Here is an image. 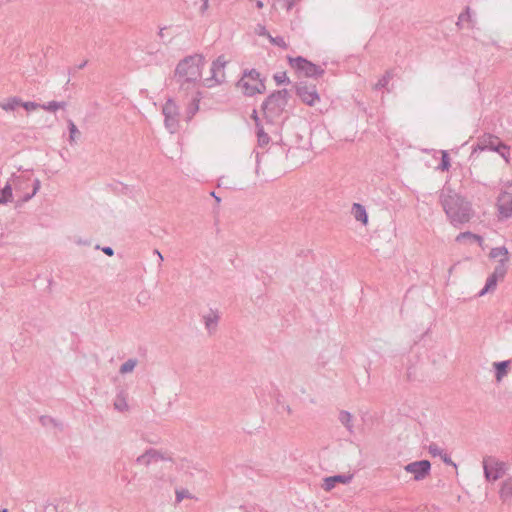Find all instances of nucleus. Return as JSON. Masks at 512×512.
I'll use <instances>...</instances> for the list:
<instances>
[{"label": "nucleus", "mask_w": 512, "mask_h": 512, "mask_svg": "<svg viewBox=\"0 0 512 512\" xmlns=\"http://www.w3.org/2000/svg\"><path fill=\"white\" fill-rule=\"evenodd\" d=\"M442 208L454 227L470 221L473 215L471 204L451 188L444 187L439 192Z\"/></svg>", "instance_id": "1"}, {"label": "nucleus", "mask_w": 512, "mask_h": 512, "mask_svg": "<svg viewBox=\"0 0 512 512\" xmlns=\"http://www.w3.org/2000/svg\"><path fill=\"white\" fill-rule=\"evenodd\" d=\"M204 65V57L199 54L185 57L175 70V76L181 84L196 82L201 78V69Z\"/></svg>", "instance_id": "2"}, {"label": "nucleus", "mask_w": 512, "mask_h": 512, "mask_svg": "<svg viewBox=\"0 0 512 512\" xmlns=\"http://www.w3.org/2000/svg\"><path fill=\"white\" fill-rule=\"evenodd\" d=\"M12 189L19 196L21 202H27L32 199L40 189V180L33 179L32 174L28 171L21 174H12L9 178Z\"/></svg>", "instance_id": "3"}, {"label": "nucleus", "mask_w": 512, "mask_h": 512, "mask_svg": "<svg viewBox=\"0 0 512 512\" xmlns=\"http://www.w3.org/2000/svg\"><path fill=\"white\" fill-rule=\"evenodd\" d=\"M237 88L247 97L266 91L265 78L256 69H245L236 83Z\"/></svg>", "instance_id": "4"}, {"label": "nucleus", "mask_w": 512, "mask_h": 512, "mask_svg": "<svg viewBox=\"0 0 512 512\" xmlns=\"http://www.w3.org/2000/svg\"><path fill=\"white\" fill-rule=\"evenodd\" d=\"M288 90L282 89L271 93L262 103V110L265 118L273 122L280 117L288 104Z\"/></svg>", "instance_id": "5"}, {"label": "nucleus", "mask_w": 512, "mask_h": 512, "mask_svg": "<svg viewBox=\"0 0 512 512\" xmlns=\"http://www.w3.org/2000/svg\"><path fill=\"white\" fill-rule=\"evenodd\" d=\"M484 476L488 482H494L507 472V464L493 456H486L482 461Z\"/></svg>", "instance_id": "6"}, {"label": "nucleus", "mask_w": 512, "mask_h": 512, "mask_svg": "<svg viewBox=\"0 0 512 512\" xmlns=\"http://www.w3.org/2000/svg\"><path fill=\"white\" fill-rule=\"evenodd\" d=\"M288 62L292 68L297 72L303 74L305 77H319L324 74V69L320 66L308 61L307 59L298 57H288Z\"/></svg>", "instance_id": "7"}, {"label": "nucleus", "mask_w": 512, "mask_h": 512, "mask_svg": "<svg viewBox=\"0 0 512 512\" xmlns=\"http://www.w3.org/2000/svg\"><path fill=\"white\" fill-rule=\"evenodd\" d=\"M296 95L308 106H315L320 102V95L314 84L301 81L295 85Z\"/></svg>", "instance_id": "8"}, {"label": "nucleus", "mask_w": 512, "mask_h": 512, "mask_svg": "<svg viewBox=\"0 0 512 512\" xmlns=\"http://www.w3.org/2000/svg\"><path fill=\"white\" fill-rule=\"evenodd\" d=\"M227 64V61L225 60L224 56L217 57L216 60L212 62L211 65V76L204 79V86L208 88H212L216 85L221 84L225 80V66Z\"/></svg>", "instance_id": "9"}, {"label": "nucleus", "mask_w": 512, "mask_h": 512, "mask_svg": "<svg viewBox=\"0 0 512 512\" xmlns=\"http://www.w3.org/2000/svg\"><path fill=\"white\" fill-rule=\"evenodd\" d=\"M162 113L165 117V127L170 133H175L179 128V109L172 99H168L163 106Z\"/></svg>", "instance_id": "10"}, {"label": "nucleus", "mask_w": 512, "mask_h": 512, "mask_svg": "<svg viewBox=\"0 0 512 512\" xmlns=\"http://www.w3.org/2000/svg\"><path fill=\"white\" fill-rule=\"evenodd\" d=\"M503 142L495 135L490 133H485L478 137L476 145L472 149L471 156L476 154L478 151H497L500 145H502Z\"/></svg>", "instance_id": "11"}, {"label": "nucleus", "mask_w": 512, "mask_h": 512, "mask_svg": "<svg viewBox=\"0 0 512 512\" xmlns=\"http://www.w3.org/2000/svg\"><path fill=\"white\" fill-rule=\"evenodd\" d=\"M407 473L413 474L414 480L421 481L425 479L431 470V464L428 460L414 461L404 467Z\"/></svg>", "instance_id": "12"}, {"label": "nucleus", "mask_w": 512, "mask_h": 512, "mask_svg": "<svg viewBox=\"0 0 512 512\" xmlns=\"http://www.w3.org/2000/svg\"><path fill=\"white\" fill-rule=\"evenodd\" d=\"M497 207L499 214L503 218H509L512 216V194L503 192L499 195L497 200Z\"/></svg>", "instance_id": "13"}, {"label": "nucleus", "mask_w": 512, "mask_h": 512, "mask_svg": "<svg viewBox=\"0 0 512 512\" xmlns=\"http://www.w3.org/2000/svg\"><path fill=\"white\" fill-rule=\"evenodd\" d=\"M163 459L164 457L159 451L155 449H148L145 453L137 457L136 463L138 465L148 466L153 462H157Z\"/></svg>", "instance_id": "14"}, {"label": "nucleus", "mask_w": 512, "mask_h": 512, "mask_svg": "<svg viewBox=\"0 0 512 512\" xmlns=\"http://www.w3.org/2000/svg\"><path fill=\"white\" fill-rule=\"evenodd\" d=\"M338 420L346 428L349 435L352 436L355 434L354 417L350 412L341 410L338 415Z\"/></svg>", "instance_id": "15"}, {"label": "nucleus", "mask_w": 512, "mask_h": 512, "mask_svg": "<svg viewBox=\"0 0 512 512\" xmlns=\"http://www.w3.org/2000/svg\"><path fill=\"white\" fill-rule=\"evenodd\" d=\"M499 497L504 503L512 504V478H507L502 482Z\"/></svg>", "instance_id": "16"}, {"label": "nucleus", "mask_w": 512, "mask_h": 512, "mask_svg": "<svg viewBox=\"0 0 512 512\" xmlns=\"http://www.w3.org/2000/svg\"><path fill=\"white\" fill-rule=\"evenodd\" d=\"M219 314L217 311L210 310L209 313L203 316L204 324L209 333H213L218 325Z\"/></svg>", "instance_id": "17"}, {"label": "nucleus", "mask_w": 512, "mask_h": 512, "mask_svg": "<svg viewBox=\"0 0 512 512\" xmlns=\"http://www.w3.org/2000/svg\"><path fill=\"white\" fill-rule=\"evenodd\" d=\"M352 479V476L351 475H335V476H332V477H327L325 478L324 480V489L326 491H329L331 490L332 488H334L335 486V483H338V482H341V483H349L350 480Z\"/></svg>", "instance_id": "18"}, {"label": "nucleus", "mask_w": 512, "mask_h": 512, "mask_svg": "<svg viewBox=\"0 0 512 512\" xmlns=\"http://www.w3.org/2000/svg\"><path fill=\"white\" fill-rule=\"evenodd\" d=\"M352 214L357 221L361 222L364 225L367 224L368 215L363 205L359 203H354L352 206Z\"/></svg>", "instance_id": "19"}, {"label": "nucleus", "mask_w": 512, "mask_h": 512, "mask_svg": "<svg viewBox=\"0 0 512 512\" xmlns=\"http://www.w3.org/2000/svg\"><path fill=\"white\" fill-rule=\"evenodd\" d=\"M12 184L7 181L6 185L0 190V204H7L13 199Z\"/></svg>", "instance_id": "20"}, {"label": "nucleus", "mask_w": 512, "mask_h": 512, "mask_svg": "<svg viewBox=\"0 0 512 512\" xmlns=\"http://www.w3.org/2000/svg\"><path fill=\"white\" fill-rule=\"evenodd\" d=\"M498 280L499 279L496 278L495 276L490 275L486 280V284H485L484 288L478 293V296L481 297V296L485 295L486 293L493 291L497 286Z\"/></svg>", "instance_id": "21"}, {"label": "nucleus", "mask_w": 512, "mask_h": 512, "mask_svg": "<svg viewBox=\"0 0 512 512\" xmlns=\"http://www.w3.org/2000/svg\"><path fill=\"white\" fill-rule=\"evenodd\" d=\"M509 361H501L494 363L496 369V380L500 381L507 374Z\"/></svg>", "instance_id": "22"}, {"label": "nucleus", "mask_w": 512, "mask_h": 512, "mask_svg": "<svg viewBox=\"0 0 512 512\" xmlns=\"http://www.w3.org/2000/svg\"><path fill=\"white\" fill-rule=\"evenodd\" d=\"M66 107V102H58V101H50L45 104L41 105V108L43 110L49 111V112H55L58 109H64Z\"/></svg>", "instance_id": "23"}, {"label": "nucleus", "mask_w": 512, "mask_h": 512, "mask_svg": "<svg viewBox=\"0 0 512 512\" xmlns=\"http://www.w3.org/2000/svg\"><path fill=\"white\" fill-rule=\"evenodd\" d=\"M393 78L392 71H387L375 84L374 89L380 90L383 88H386L390 82V80Z\"/></svg>", "instance_id": "24"}, {"label": "nucleus", "mask_w": 512, "mask_h": 512, "mask_svg": "<svg viewBox=\"0 0 512 512\" xmlns=\"http://www.w3.org/2000/svg\"><path fill=\"white\" fill-rule=\"evenodd\" d=\"M21 105V101L17 97H12L7 102L0 103V107L5 111H13L16 107Z\"/></svg>", "instance_id": "25"}, {"label": "nucleus", "mask_w": 512, "mask_h": 512, "mask_svg": "<svg viewBox=\"0 0 512 512\" xmlns=\"http://www.w3.org/2000/svg\"><path fill=\"white\" fill-rule=\"evenodd\" d=\"M257 139L259 146L263 147L267 145L270 141V137L267 133H265L263 127L260 125V123H257Z\"/></svg>", "instance_id": "26"}, {"label": "nucleus", "mask_w": 512, "mask_h": 512, "mask_svg": "<svg viewBox=\"0 0 512 512\" xmlns=\"http://www.w3.org/2000/svg\"><path fill=\"white\" fill-rule=\"evenodd\" d=\"M137 359L131 358L124 362L119 369L120 374L131 373L137 366Z\"/></svg>", "instance_id": "27"}, {"label": "nucleus", "mask_w": 512, "mask_h": 512, "mask_svg": "<svg viewBox=\"0 0 512 512\" xmlns=\"http://www.w3.org/2000/svg\"><path fill=\"white\" fill-rule=\"evenodd\" d=\"M465 239H471V240H474L476 241L477 243L481 244L482 241H483V238L477 234H473L472 232H469V231H466V232H462L460 233L457 237H456V241L457 242H462L463 240Z\"/></svg>", "instance_id": "28"}, {"label": "nucleus", "mask_w": 512, "mask_h": 512, "mask_svg": "<svg viewBox=\"0 0 512 512\" xmlns=\"http://www.w3.org/2000/svg\"><path fill=\"white\" fill-rule=\"evenodd\" d=\"M507 262V259H501L500 263L495 267L492 276H495L496 278L503 279L506 274V266L505 263Z\"/></svg>", "instance_id": "29"}, {"label": "nucleus", "mask_w": 512, "mask_h": 512, "mask_svg": "<svg viewBox=\"0 0 512 512\" xmlns=\"http://www.w3.org/2000/svg\"><path fill=\"white\" fill-rule=\"evenodd\" d=\"M490 257L491 258L504 257L503 259L508 260V250L504 246L492 248L490 251Z\"/></svg>", "instance_id": "30"}, {"label": "nucleus", "mask_w": 512, "mask_h": 512, "mask_svg": "<svg viewBox=\"0 0 512 512\" xmlns=\"http://www.w3.org/2000/svg\"><path fill=\"white\" fill-rule=\"evenodd\" d=\"M450 166H451V164H450L449 155H448L447 151L443 150L441 162L438 165L437 169L441 170V171H448Z\"/></svg>", "instance_id": "31"}, {"label": "nucleus", "mask_w": 512, "mask_h": 512, "mask_svg": "<svg viewBox=\"0 0 512 512\" xmlns=\"http://www.w3.org/2000/svg\"><path fill=\"white\" fill-rule=\"evenodd\" d=\"M185 498L194 499V496L187 489H176V491H175L176 503H180Z\"/></svg>", "instance_id": "32"}, {"label": "nucleus", "mask_w": 512, "mask_h": 512, "mask_svg": "<svg viewBox=\"0 0 512 512\" xmlns=\"http://www.w3.org/2000/svg\"><path fill=\"white\" fill-rule=\"evenodd\" d=\"M68 129H69V141L72 143L75 141L77 135H79L80 132L72 120H68Z\"/></svg>", "instance_id": "33"}, {"label": "nucleus", "mask_w": 512, "mask_h": 512, "mask_svg": "<svg viewBox=\"0 0 512 512\" xmlns=\"http://www.w3.org/2000/svg\"><path fill=\"white\" fill-rule=\"evenodd\" d=\"M496 152L506 161V163L509 162V158H510L509 146H507L505 143H503L502 145H500V147L498 148V150Z\"/></svg>", "instance_id": "34"}, {"label": "nucleus", "mask_w": 512, "mask_h": 512, "mask_svg": "<svg viewBox=\"0 0 512 512\" xmlns=\"http://www.w3.org/2000/svg\"><path fill=\"white\" fill-rule=\"evenodd\" d=\"M427 450L428 452L431 454V456L433 457H439L443 452L444 450L441 449L436 443L432 442L430 443L428 446H427Z\"/></svg>", "instance_id": "35"}, {"label": "nucleus", "mask_w": 512, "mask_h": 512, "mask_svg": "<svg viewBox=\"0 0 512 512\" xmlns=\"http://www.w3.org/2000/svg\"><path fill=\"white\" fill-rule=\"evenodd\" d=\"M274 80L276 82L277 85H281V84H288L290 83V80L289 78L287 77L286 73L285 72H278L274 75Z\"/></svg>", "instance_id": "36"}, {"label": "nucleus", "mask_w": 512, "mask_h": 512, "mask_svg": "<svg viewBox=\"0 0 512 512\" xmlns=\"http://www.w3.org/2000/svg\"><path fill=\"white\" fill-rule=\"evenodd\" d=\"M270 41L276 45V46H279L283 49H286L288 47L285 39L281 36H277V37H270Z\"/></svg>", "instance_id": "37"}, {"label": "nucleus", "mask_w": 512, "mask_h": 512, "mask_svg": "<svg viewBox=\"0 0 512 512\" xmlns=\"http://www.w3.org/2000/svg\"><path fill=\"white\" fill-rule=\"evenodd\" d=\"M39 420L43 426H49V425L57 426L58 425L56 420L50 416H41Z\"/></svg>", "instance_id": "38"}, {"label": "nucleus", "mask_w": 512, "mask_h": 512, "mask_svg": "<svg viewBox=\"0 0 512 512\" xmlns=\"http://www.w3.org/2000/svg\"><path fill=\"white\" fill-rule=\"evenodd\" d=\"M471 16V10L467 7L466 10L460 14L457 25H460V22L462 21H471Z\"/></svg>", "instance_id": "39"}, {"label": "nucleus", "mask_w": 512, "mask_h": 512, "mask_svg": "<svg viewBox=\"0 0 512 512\" xmlns=\"http://www.w3.org/2000/svg\"><path fill=\"white\" fill-rule=\"evenodd\" d=\"M282 8L290 11L295 5L297 0H277Z\"/></svg>", "instance_id": "40"}, {"label": "nucleus", "mask_w": 512, "mask_h": 512, "mask_svg": "<svg viewBox=\"0 0 512 512\" xmlns=\"http://www.w3.org/2000/svg\"><path fill=\"white\" fill-rule=\"evenodd\" d=\"M21 105L27 111H32V110H35L37 108H41L40 104H38L36 102H31V101L23 102V103H21Z\"/></svg>", "instance_id": "41"}, {"label": "nucleus", "mask_w": 512, "mask_h": 512, "mask_svg": "<svg viewBox=\"0 0 512 512\" xmlns=\"http://www.w3.org/2000/svg\"><path fill=\"white\" fill-rule=\"evenodd\" d=\"M114 406H115V409H117L119 411H125L128 408V405H127L125 399L117 400L114 403Z\"/></svg>", "instance_id": "42"}, {"label": "nucleus", "mask_w": 512, "mask_h": 512, "mask_svg": "<svg viewBox=\"0 0 512 512\" xmlns=\"http://www.w3.org/2000/svg\"><path fill=\"white\" fill-rule=\"evenodd\" d=\"M439 457L445 464L456 467V464L452 461L451 457L445 451Z\"/></svg>", "instance_id": "43"}, {"label": "nucleus", "mask_w": 512, "mask_h": 512, "mask_svg": "<svg viewBox=\"0 0 512 512\" xmlns=\"http://www.w3.org/2000/svg\"><path fill=\"white\" fill-rule=\"evenodd\" d=\"M208 7H209V0H202V4L200 7L201 14H204L207 11Z\"/></svg>", "instance_id": "44"}, {"label": "nucleus", "mask_w": 512, "mask_h": 512, "mask_svg": "<svg viewBox=\"0 0 512 512\" xmlns=\"http://www.w3.org/2000/svg\"><path fill=\"white\" fill-rule=\"evenodd\" d=\"M102 251L108 255V256H113L114 255V250L112 247H109V246H106V247H103L102 248Z\"/></svg>", "instance_id": "45"}, {"label": "nucleus", "mask_w": 512, "mask_h": 512, "mask_svg": "<svg viewBox=\"0 0 512 512\" xmlns=\"http://www.w3.org/2000/svg\"><path fill=\"white\" fill-rule=\"evenodd\" d=\"M153 254L156 255V257H158V259H159V266H161V263L164 260L163 255L161 254V252L158 249H155L153 251Z\"/></svg>", "instance_id": "46"}, {"label": "nucleus", "mask_w": 512, "mask_h": 512, "mask_svg": "<svg viewBox=\"0 0 512 512\" xmlns=\"http://www.w3.org/2000/svg\"><path fill=\"white\" fill-rule=\"evenodd\" d=\"M256 7H257L258 9L263 8V7H264V2H263V0H256Z\"/></svg>", "instance_id": "47"}, {"label": "nucleus", "mask_w": 512, "mask_h": 512, "mask_svg": "<svg viewBox=\"0 0 512 512\" xmlns=\"http://www.w3.org/2000/svg\"><path fill=\"white\" fill-rule=\"evenodd\" d=\"M198 110V106L195 105L194 107L191 108L190 110V115H189V119L195 114V112Z\"/></svg>", "instance_id": "48"}, {"label": "nucleus", "mask_w": 512, "mask_h": 512, "mask_svg": "<svg viewBox=\"0 0 512 512\" xmlns=\"http://www.w3.org/2000/svg\"><path fill=\"white\" fill-rule=\"evenodd\" d=\"M252 117H253V119L255 120V123H256V124H257V123H259V118H258V116H257V112H256L255 110L253 111V115H252Z\"/></svg>", "instance_id": "49"}, {"label": "nucleus", "mask_w": 512, "mask_h": 512, "mask_svg": "<svg viewBox=\"0 0 512 512\" xmlns=\"http://www.w3.org/2000/svg\"><path fill=\"white\" fill-rule=\"evenodd\" d=\"M211 196H213V197H214V199L216 200V202H217V203H220L221 199H220V197H218V196L215 194V192H211Z\"/></svg>", "instance_id": "50"}, {"label": "nucleus", "mask_w": 512, "mask_h": 512, "mask_svg": "<svg viewBox=\"0 0 512 512\" xmlns=\"http://www.w3.org/2000/svg\"><path fill=\"white\" fill-rule=\"evenodd\" d=\"M86 65H87V61L85 60L78 65V69H83Z\"/></svg>", "instance_id": "51"}, {"label": "nucleus", "mask_w": 512, "mask_h": 512, "mask_svg": "<svg viewBox=\"0 0 512 512\" xmlns=\"http://www.w3.org/2000/svg\"><path fill=\"white\" fill-rule=\"evenodd\" d=\"M0 512H7V511L4 509V510H2V511H0Z\"/></svg>", "instance_id": "52"}]
</instances>
